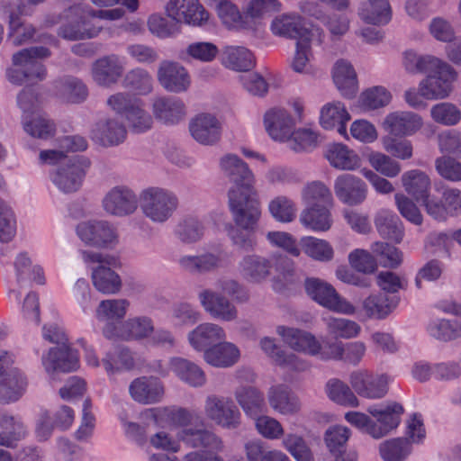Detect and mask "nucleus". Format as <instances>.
<instances>
[{
  "instance_id": "1",
  "label": "nucleus",
  "mask_w": 461,
  "mask_h": 461,
  "mask_svg": "<svg viewBox=\"0 0 461 461\" xmlns=\"http://www.w3.org/2000/svg\"><path fill=\"white\" fill-rule=\"evenodd\" d=\"M50 56L49 49L34 46L23 49L13 54L12 61L14 68L6 71L12 84L21 86L24 83L42 81L46 77V68L39 59Z\"/></svg>"
},
{
  "instance_id": "2",
  "label": "nucleus",
  "mask_w": 461,
  "mask_h": 461,
  "mask_svg": "<svg viewBox=\"0 0 461 461\" xmlns=\"http://www.w3.org/2000/svg\"><path fill=\"white\" fill-rule=\"evenodd\" d=\"M94 10L87 5H74L63 12L66 23L58 29V35L67 41H80L96 37L102 26L93 22Z\"/></svg>"
},
{
  "instance_id": "3",
  "label": "nucleus",
  "mask_w": 461,
  "mask_h": 461,
  "mask_svg": "<svg viewBox=\"0 0 461 461\" xmlns=\"http://www.w3.org/2000/svg\"><path fill=\"white\" fill-rule=\"evenodd\" d=\"M81 255L83 261L91 267L92 282L98 292L113 294L121 290V277L112 269L117 265V259L113 256L89 250H83Z\"/></svg>"
},
{
  "instance_id": "4",
  "label": "nucleus",
  "mask_w": 461,
  "mask_h": 461,
  "mask_svg": "<svg viewBox=\"0 0 461 461\" xmlns=\"http://www.w3.org/2000/svg\"><path fill=\"white\" fill-rule=\"evenodd\" d=\"M142 213L153 223H164L168 221L178 207L176 194L161 187H148L140 194Z\"/></svg>"
},
{
  "instance_id": "5",
  "label": "nucleus",
  "mask_w": 461,
  "mask_h": 461,
  "mask_svg": "<svg viewBox=\"0 0 461 461\" xmlns=\"http://www.w3.org/2000/svg\"><path fill=\"white\" fill-rule=\"evenodd\" d=\"M219 167L222 176L231 183L228 191V197L240 193H246L255 189V176L249 165L239 156L232 153L223 155L219 160Z\"/></svg>"
},
{
  "instance_id": "6",
  "label": "nucleus",
  "mask_w": 461,
  "mask_h": 461,
  "mask_svg": "<svg viewBox=\"0 0 461 461\" xmlns=\"http://www.w3.org/2000/svg\"><path fill=\"white\" fill-rule=\"evenodd\" d=\"M442 64L433 66L429 75L419 84L423 98L427 100L444 99L452 91V83L456 79L457 73L447 62L441 59Z\"/></svg>"
},
{
  "instance_id": "7",
  "label": "nucleus",
  "mask_w": 461,
  "mask_h": 461,
  "mask_svg": "<svg viewBox=\"0 0 461 461\" xmlns=\"http://www.w3.org/2000/svg\"><path fill=\"white\" fill-rule=\"evenodd\" d=\"M228 202L235 224L241 230L253 232L261 216L256 190L237 194L232 192Z\"/></svg>"
},
{
  "instance_id": "8",
  "label": "nucleus",
  "mask_w": 461,
  "mask_h": 461,
  "mask_svg": "<svg viewBox=\"0 0 461 461\" xmlns=\"http://www.w3.org/2000/svg\"><path fill=\"white\" fill-rule=\"evenodd\" d=\"M304 288L313 301L330 311L348 315H353L356 312V307L341 297L331 285L323 280L315 277L306 278Z\"/></svg>"
},
{
  "instance_id": "9",
  "label": "nucleus",
  "mask_w": 461,
  "mask_h": 461,
  "mask_svg": "<svg viewBox=\"0 0 461 461\" xmlns=\"http://www.w3.org/2000/svg\"><path fill=\"white\" fill-rule=\"evenodd\" d=\"M90 162L80 156H72L62 162L51 174L53 185L64 194L77 192L82 185Z\"/></svg>"
},
{
  "instance_id": "10",
  "label": "nucleus",
  "mask_w": 461,
  "mask_h": 461,
  "mask_svg": "<svg viewBox=\"0 0 461 461\" xmlns=\"http://www.w3.org/2000/svg\"><path fill=\"white\" fill-rule=\"evenodd\" d=\"M228 259V253L221 246L217 245L197 255L180 257L178 265L183 271L191 275H204L225 267Z\"/></svg>"
},
{
  "instance_id": "11",
  "label": "nucleus",
  "mask_w": 461,
  "mask_h": 461,
  "mask_svg": "<svg viewBox=\"0 0 461 461\" xmlns=\"http://www.w3.org/2000/svg\"><path fill=\"white\" fill-rule=\"evenodd\" d=\"M206 417L215 424L235 429L240 424V412L231 399L210 395L204 402Z\"/></svg>"
},
{
  "instance_id": "12",
  "label": "nucleus",
  "mask_w": 461,
  "mask_h": 461,
  "mask_svg": "<svg viewBox=\"0 0 461 461\" xmlns=\"http://www.w3.org/2000/svg\"><path fill=\"white\" fill-rule=\"evenodd\" d=\"M76 231L85 244L96 248H108L114 245L118 240L116 228L106 221L80 222Z\"/></svg>"
},
{
  "instance_id": "13",
  "label": "nucleus",
  "mask_w": 461,
  "mask_h": 461,
  "mask_svg": "<svg viewBox=\"0 0 461 461\" xmlns=\"http://www.w3.org/2000/svg\"><path fill=\"white\" fill-rule=\"evenodd\" d=\"M153 331L151 319L145 316L130 318L119 325L107 323L103 330L105 338L122 340H140L148 338Z\"/></svg>"
},
{
  "instance_id": "14",
  "label": "nucleus",
  "mask_w": 461,
  "mask_h": 461,
  "mask_svg": "<svg viewBox=\"0 0 461 461\" xmlns=\"http://www.w3.org/2000/svg\"><path fill=\"white\" fill-rule=\"evenodd\" d=\"M367 412L376 419L370 429V436L378 439L398 427L403 407L398 402L374 404L367 408Z\"/></svg>"
},
{
  "instance_id": "15",
  "label": "nucleus",
  "mask_w": 461,
  "mask_h": 461,
  "mask_svg": "<svg viewBox=\"0 0 461 461\" xmlns=\"http://www.w3.org/2000/svg\"><path fill=\"white\" fill-rule=\"evenodd\" d=\"M102 207L109 215L126 217L136 212L138 197L131 188L125 185H116L104 194Z\"/></svg>"
},
{
  "instance_id": "16",
  "label": "nucleus",
  "mask_w": 461,
  "mask_h": 461,
  "mask_svg": "<svg viewBox=\"0 0 461 461\" xmlns=\"http://www.w3.org/2000/svg\"><path fill=\"white\" fill-rule=\"evenodd\" d=\"M123 71L124 63L122 59L117 54H109L93 62L91 77L97 86L110 87L119 81Z\"/></svg>"
},
{
  "instance_id": "17",
  "label": "nucleus",
  "mask_w": 461,
  "mask_h": 461,
  "mask_svg": "<svg viewBox=\"0 0 461 461\" xmlns=\"http://www.w3.org/2000/svg\"><path fill=\"white\" fill-rule=\"evenodd\" d=\"M349 382L359 396L367 399L383 398L388 391V377L385 375L357 370L351 373Z\"/></svg>"
},
{
  "instance_id": "18",
  "label": "nucleus",
  "mask_w": 461,
  "mask_h": 461,
  "mask_svg": "<svg viewBox=\"0 0 461 461\" xmlns=\"http://www.w3.org/2000/svg\"><path fill=\"white\" fill-rule=\"evenodd\" d=\"M169 18H173L179 25L185 23L193 26H201L208 20V13L199 0H170L165 6Z\"/></svg>"
},
{
  "instance_id": "19",
  "label": "nucleus",
  "mask_w": 461,
  "mask_h": 461,
  "mask_svg": "<svg viewBox=\"0 0 461 461\" xmlns=\"http://www.w3.org/2000/svg\"><path fill=\"white\" fill-rule=\"evenodd\" d=\"M7 353L0 354V401L5 403L16 402L24 393L28 382L18 369H13L4 375L7 365Z\"/></svg>"
},
{
  "instance_id": "20",
  "label": "nucleus",
  "mask_w": 461,
  "mask_h": 461,
  "mask_svg": "<svg viewBox=\"0 0 461 461\" xmlns=\"http://www.w3.org/2000/svg\"><path fill=\"white\" fill-rule=\"evenodd\" d=\"M201 305L213 319L233 321L238 318L236 306L222 294L204 289L198 294Z\"/></svg>"
},
{
  "instance_id": "21",
  "label": "nucleus",
  "mask_w": 461,
  "mask_h": 461,
  "mask_svg": "<svg viewBox=\"0 0 461 461\" xmlns=\"http://www.w3.org/2000/svg\"><path fill=\"white\" fill-rule=\"evenodd\" d=\"M158 80L165 90L175 94L187 91L191 85V78L185 68L173 61L160 63L158 68Z\"/></svg>"
},
{
  "instance_id": "22",
  "label": "nucleus",
  "mask_w": 461,
  "mask_h": 461,
  "mask_svg": "<svg viewBox=\"0 0 461 461\" xmlns=\"http://www.w3.org/2000/svg\"><path fill=\"white\" fill-rule=\"evenodd\" d=\"M334 193L340 202L354 206L366 200L367 188L359 177L351 174H342L335 179Z\"/></svg>"
},
{
  "instance_id": "23",
  "label": "nucleus",
  "mask_w": 461,
  "mask_h": 461,
  "mask_svg": "<svg viewBox=\"0 0 461 461\" xmlns=\"http://www.w3.org/2000/svg\"><path fill=\"white\" fill-rule=\"evenodd\" d=\"M41 363L50 375L55 372H73L78 367V357L68 345L57 346L42 355Z\"/></svg>"
},
{
  "instance_id": "24",
  "label": "nucleus",
  "mask_w": 461,
  "mask_h": 461,
  "mask_svg": "<svg viewBox=\"0 0 461 461\" xmlns=\"http://www.w3.org/2000/svg\"><path fill=\"white\" fill-rule=\"evenodd\" d=\"M129 393L133 401L140 404H155L163 399L165 388L159 379L141 376L130 384Z\"/></svg>"
},
{
  "instance_id": "25",
  "label": "nucleus",
  "mask_w": 461,
  "mask_h": 461,
  "mask_svg": "<svg viewBox=\"0 0 461 461\" xmlns=\"http://www.w3.org/2000/svg\"><path fill=\"white\" fill-rule=\"evenodd\" d=\"M127 136L125 125L116 118L98 121L91 131L92 140L103 147H113L122 143Z\"/></svg>"
},
{
  "instance_id": "26",
  "label": "nucleus",
  "mask_w": 461,
  "mask_h": 461,
  "mask_svg": "<svg viewBox=\"0 0 461 461\" xmlns=\"http://www.w3.org/2000/svg\"><path fill=\"white\" fill-rule=\"evenodd\" d=\"M237 268L245 281L251 284H261L270 276L272 262L266 257L248 254L240 258Z\"/></svg>"
},
{
  "instance_id": "27",
  "label": "nucleus",
  "mask_w": 461,
  "mask_h": 461,
  "mask_svg": "<svg viewBox=\"0 0 461 461\" xmlns=\"http://www.w3.org/2000/svg\"><path fill=\"white\" fill-rule=\"evenodd\" d=\"M264 123L272 139L284 141L294 130L297 120L284 108H273L265 113Z\"/></svg>"
},
{
  "instance_id": "28",
  "label": "nucleus",
  "mask_w": 461,
  "mask_h": 461,
  "mask_svg": "<svg viewBox=\"0 0 461 461\" xmlns=\"http://www.w3.org/2000/svg\"><path fill=\"white\" fill-rule=\"evenodd\" d=\"M192 137L202 145H213L221 138V123L210 113H200L189 122Z\"/></svg>"
},
{
  "instance_id": "29",
  "label": "nucleus",
  "mask_w": 461,
  "mask_h": 461,
  "mask_svg": "<svg viewBox=\"0 0 461 461\" xmlns=\"http://www.w3.org/2000/svg\"><path fill=\"white\" fill-rule=\"evenodd\" d=\"M422 118L411 112H394L386 115L384 129L393 136H411L422 126Z\"/></svg>"
},
{
  "instance_id": "30",
  "label": "nucleus",
  "mask_w": 461,
  "mask_h": 461,
  "mask_svg": "<svg viewBox=\"0 0 461 461\" xmlns=\"http://www.w3.org/2000/svg\"><path fill=\"white\" fill-rule=\"evenodd\" d=\"M267 401L272 410L285 416H294L301 410V402L286 385L271 386L267 391Z\"/></svg>"
},
{
  "instance_id": "31",
  "label": "nucleus",
  "mask_w": 461,
  "mask_h": 461,
  "mask_svg": "<svg viewBox=\"0 0 461 461\" xmlns=\"http://www.w3.org/2000/svg\"><path fill=\"white\" fill-rule=\"evenodd\" d=\"M152 111L154 116L165 124H176L183 121L186 115V107L184 102L175 96L157 97L153 101Z\"/></svg>"
},
{
  "instance_id": "32",
  "label": "nucleus",
  "mask_w": 461,
  "mask_h": 461,
  "mask_svg": "<svg viewBox=\"0 0 461 461\" xmlns=\"http://www.w3.org/2000/svg\"><path fill=\"white\" fill-rule=\"evenodd\" d=\"M226 339L224 330L218 324L204 322L196 326L188 335L191 347L196 351L205 352V349Z\"/></svg>"
},
{
  "instance_id": "33",
  "label": "nucleus",
  "mask_w": 461,
  "mask_h": 461,
  "mask_svg": "<svg viewBox=\"0 0 461 461\" xmlns=\"http://www.w3.org/2000/svg\"><path fill=\"white\" fill-rule=\"evenodd\" d=\"M276 333L292 349L315 356L319 341L311 333L286 326H277Z\"/></svg>"
},
{
  "instance_id": "34",
  "label": "nucleus",
  "mask_w": 461,
  "mask_h": 461,
  "mask_svg": "<svg viewBox=\"0 0 461 461\" xmlns=\"http://www.w3.org/2000/svg\"><path fill=\"white\" fill-rule=\"evenodd\" d=\"M240 357V349L235 344L221 340L205 349L203 360L212 366L228 368L235 365Z\"/></svg>"
},
{
  "instance_id": "35",
  "label": "nucleus",
  "mask_w": 461,
  "mask_h": 461,
  "mask_svg": "<svg viewBox=\"0 0 461 461\" xmlns=\"http://www.w3.org/2000/svg\"><path fill=\"white\" fill-rule=\"evenodd\" d=\"M178 440L193 448L204 447L214 451H221V439L213 432L205 429L184 428L177 434Z\"/></svg>"
},
{
  "instance_id": "36",
  "label": "nucleus",
  "mask_w": 461,
  "mask_h": 461,
  "mask_svg": "<svg viewBox=\"0 0 461 461\" xmlns=\"http://www.w3.org/2000/svg\"><path fill=\"white\" fill-rule=\"evenodd\" d=\"M169 368L183 383L192 387H202L206 383V375L195 363L179 357H171Z\"/></svg>"
},
{
  "instance_id": "37",
  "label": "nucleus",
  "mask_w": 461,
  "mask_h": 461,
  "mask_svg": "<svg viewBox=\"0 0 461 461\" xmlns=\"http://www.w3.org/2000/svg\"><path fill=\"white\" fill-rule=\"evenodd\" d=\"M350 120L345 105L337 101L325 104L321 111L320 122L321 126L326 130L337 129V131L346 138L347 122Z\"/></svg>"
},
{
  "instance_id": "38",
  "label": "nucleus",
  "mask_w": 461,
  "mask_h": 461,
  "mask_svg": "<svg viewBox=\"0 0 461 461\" xmlns=\"http://www.w3.org/2000/svg\"><path fill=\"white\" fill-rule=\"evenodd\" d=\"M399 297L384 294H370L362 302V308L369 319L384 320L398 305Z\"/></svg>"
},
{
  "instance_id": "39",
  "label": "nucleus",
  "mask_w": 461,
  "mask_h": 461,
  "mask_svg": "<svg viewBox=\"0 0 461 461\" xmlns=\"http://www.w3.org/2000/svg\"><path fill=\"white\" fill-rule=\"evenodd\" d=\"M234 397L245 414L256 419L266 409L263 393L252 386H240L234 392Z\"/></svg>"
},
{
  "instance_id": "40",
  "label": "nucleus",
  "mask_w": 461,
  "mask_h": 461,
  "mask_svg": "<svg viewBox=\"0 0 461 461\" xmlns=\"http://www.w3.org/2000/svg\"><path fill=\"white\" fill-rule=\"evenodd\" d=\"M375 226L378 233L384 239L401 242L404 230L400 218L387 209L379 210L374 219Z\"/></svg>"
},
{
  "instance_id": "41",
  "label": "nucleus",
  "mask_w": 461,
  "mask_h": 461,
  "mask_svg": "<svg viewBox=\"0 0 461 461\" xmlns=\"http://www.w3.org/2000/svg\"><path fill=\"white\" fill-rule=\"evenodd\" d=\"M332 77L343 96L351 98L356 95L357 90V74L348 61L338 60L333 67Z\"/></svg>"
},
{
  "instance_id": "42",
  "label": "nucleus",
  "mask_w": 461,
  "mask_h": 461,
  "mask_svg": "<svg viewBox=\"0 0 461 461\" xmlns=\"http://www.w3.org/2000/svg\"><path fill=\"white\" fill-rule=\"evenodd\" d=\"M358 15L366 23L385 25L392 19L389 0H367L361 5Z\"/></svg>"
},
{
  "instance_id": "43",
  "label": "nucleus",
  "mask_w": 461,
  "mask_h": 461,
  "mask_svg": "<svg viewBox=\"0 0 461 461\" xmlns=\"http://www.w3.org/2000/svg\"><path fill=\"white\" fill-rule=\"evenodd\" d=\"M332 205L305 207L300 213L299 221L303 226L314 231H326L332 225L330 208Z\"/></svg>"
},
{
  "instance_id": "44",
  "label": "nucleus",
  "mask_w": 461,
  "mask_h": 461,
  "mask_svg": "<svg viewBox=\"0 0 461 461\" xmlns=\"http://www.w3.org/2000/svg\"><path fill=\"white\" fill-rule=\"evenodd\" d=\"M270 30L276 36L298 41L303 32V19L296 14H283L272 20Z\"/></svg>"
},
{
  "instance_id": "45",
  "label": "nucleus",
  "mask_w": 461,
  "mask_h": 461,
  "mask_svg": "<svg viewBox=\"0 0 461 461\" xmlns=\"http://www.w3.org/2000/svg\"><path fill=\"white\" fill-rule=\"evenodd\" d=\"M326 158L331 167L339 170H355L359 167V157L346 145L334 143L327 149Z\"/></svg>"
},
{
  "instance_id": "46",
  "label": "nucleus",
  "mask_w": 461,
  "mask_h": 461,
  "mask_svg": "<svg viewBox=\"0 0 461 461\" xmlns=\"http://www.w3.org/2000/svg\"><path fill=\"white\" fill-rule=\"evenodd\" d=\"M222 64L235 71H249L255 65L253 54L245 47L226 46L222 50Z\"/></svg>"
},
{
  "instance_id": "47",
  "label": "nucleus",
  "mask_w": 461,
  "mask_h": 461,
  "mask_svg": "<svg viewBox=\"0 0 461 461\" xmlns=\"http://www.w3.org/2000/svg\"><path fill=\"white\" fill-rule=\"evenodd\" d=\"M59 97L70 104H81L88 96V88L80 78L75 77H65L57 86Z\"/></svg>"
},
{
  "instance_id": "48",
  "label": "nucleus",
  "mask_w": 461,
  "mask_h": 461,
  "mask_svg": "<svg viewBox=\"0 0 461 461\" xmlns=\"http://www.w3.org/2000/svg\"><path fill=\"white\" fill-rule=\"evenodd\" d=\"M324 391L328 398L333 402L346 407H357L359 401L351 388L338 378L327 381Z\"/></svg>"
},
{
  "instance_id": "49",
  "label": "nucleus",
  "mask_w": 461,
  "mask_h": 461,
  "mask_svg": "<svg viewBox=\"0 0 461 461\" xmlns=\"http://www.w3.org/2000/svg\"><path fill=\"white\" fill-rule=\"evenodd\" d=\"M402 182L405 191L418 202L426 198L430 187L429 176L422 171L413 169L402 176Z\"/></svg>"
},
{
  "instance_id": "50",
  "label": "nucleus",
  "mask_w": 461,
  "mask_h": 461,
  "mask_svg": "<svg viewBox=\"0 0 461 461\" xmlns=\"http://www.w3.org/2000/svg\"><path fill=\"white\" fill-rule=\"evenodd\" d=\"M300 246L303 253L315 261L330 262L333 259V248L325 240L306 236L300 240Z\"/></svg>"
},
{
  "instance_id": "51",
  "label": "nucleus",
  "mask_w": 461,
  "mask_h": 461,
  "mask_svg": "<svg viewBox=\"0 0 461 461\" xmlns=\"http://www.w3.org/2000/svg\"><path fill=\"white\" fill-rule=\"evenodd\" d=\"M102 363L108 375H113L122 370H131L135 366L132 353L127 348H116L108 351L102 359Z\"/></svg>"
},
{
  "instance_id": "52",
  "label": "nucleus",
  "mask_w": 461,
  "mask_h": 461,
  "mask_svg": "<svg viewBox=\"0 0 461 461\" xmlns=\"http://www.w3.org/2000/svg\"><path fill=\"white\" fill-rule=\"evenodd\" d=\"M23 130L33 138L47 140L54 136L55 124L46 115L36 113L31 118L23 116Z\"/></svg>"
},
{
  "instance_id": "53",
  "label": "nucleus",
  "mask_w": 461,
  "mask_h": 461,
  "mask_svg": "<svg viewBox=\"0 0 461 461\" xmlns=\"http://www.w3.org/2000/svg\"><path fill=\"white\" fill-rule=\"evenodd\" d=\"M302 199L306 207L332 205L330 190L321 182L314 181L305 185L302 191Z\"/></svg>"
},
{
  "instance_id": "54",
  "label": "nucleus",
  "mask_w": 461,
  "mask_h": 461,
  "mask_svg": "<svg viewBox=\"0 0 461 461\" xmlns=\"http://www.w3.org/2000/svg\"><path fill=\"white\" fill-rule=\"evenodd\" d=\"M122 86L139 95H148L152 91L153 78L146 69L135 68L125 74Z\"/></svg>"
},
{
  "instance_id": "55",
  "label": "nucleus",
  "mask_w": 461,
  "mask_h": 461,
  "mask_svg": "<svg viewBox=\"0 0 461 461\" xmlns=\"http://www.w3.org/2000/svg\"><path fill=\"white\" fill-rule=\"evenodd\" d=\"M123 118L128 128L134 133L147 131L151 128L153 122L151 115L144 109L143 103L140 99L131 104Z\"/></svg>"
},
{
  "instance_id": "56",
  "label": "nucleus",
  "mask_w": 461,
  "mask_h": 461,
  "mask_svg": "<svg viewBox=\"0 0 461 461\" xmlns=\"http://www.w3.org/2000/svg\"><path fill=\"white\" fill-rule=\"evenodd\" d=\"M427 330L436 339L450 341L461 338V322L438 319L429 323Z\"/></svg>"
},
{
  "instance_id": "57",
  "label": "nucleus",
  "mask_w": 461,
  "mask_h": 461,
  "mask_svg": "<svg viewBox=\"0 0 461 461\" xmlns=\"http://www.w3.org/2000/svg\"><path fill=\"white\" fill-rule=\"evenodd\" d=\"M379 451L384 461H403L411 454V447L407 438H396L382 442Z\"/></svg>"
},
{
  "instance_id": "58",
  "label": "nucleus",
  "mask_w": 461,
  "mask_h": 461,
  "mask_svg": "<svg viewBox=\"0 0 461 461\" xmlns=\"http://www.w3.org/2000/svg\"><path fill=\"white\" fill-rule=\"evenodd\" d=\"M371 251L376 263L384 267L397 268L402 262V253L388 243L376 241L372 244Z\"/></svg>"
},
{
  "instance_id": "59",
  "label": "nucleus",
  "mask_w": 461,
  "mask_h": 461,
  "mask_svg": "<svg viewBox=\"0 0 461 461\" xmlns=\"http://www.w3.org/2000/svg\"><path fill=\"white\" fill-rule=\"evenodd\" d=\"M215 10L221 23L229 29L240 30L246 27V22L238 6L230 0H220Z\"/></svg>"
},
{
  "instance_id": "60",
  "label": "nucleus",
  "mask_w": 461,
  "mask_h": 461,
  "mask_svg": "<svg viewBox=\"0 0 461 461\" xmlns=\"http://www.w3.org/2000/svg\"><path fill=\"white\" fill-rule=\"evenodd\" d=\"M130 303L125 299H108L99 303L96 310V316L101 321H107V323H114L124 318Z\"/></svg>"
},
{
  "instance_id": "61",
  "label": "nucleus",
  "mask_w": 461,
  "mask_h": 461,
  "mask_svg": "<svg viewBox=\"0 0 461 461\" xmlns=\"http://www.w3.org/2000/svg\"><path fill=\"white\" fill-rule=\"evenodd\" d=\"M147 24L149 32L159 39L169 38L180 32V25L175 19L159 14H151Z\"/></svg>"
},
{
  "instance_id": "62",
  "label": "nucleus",
  "mask_w": 461,
  "mask_h": 461,
  "mask_svg": "<svg viewBox=\"0 0 461 461\" xmlns=\"http://www.w3.org/2000/svg\"><path fill=\"white\" fill-rule=\"evenodd\" d=\"M268 211L271 216L281 223L292 222L296 216L295 203L285 195L272 199L268 203Z\"/></svg>"
},
{
  "instance_id": "63",
  "label": "nucleus",
  "mask_w": 461,
  "mask_h": 461,
  "mask_svg": "<svg viewBox=\"0 0 461 461\" xmlns=\"http://www.w3.org/2000/svg\"><path fill=\"white\" fill-rule=\"evenodd\" d=\"M245 451L249 461H290L285 453L276 449H267L259 440L248 442Z\"/></svg>"
},
{
  "instance_id": "64",
  "label": "nucleus",
  "mask_w": 461,
  "mask_h": 461,
  "mask_svg": "<svg viewBox=\"0 0 461 461\" xmlns=\"http://www.w3.org/2000/svg\"><path fill=\"white\" fill-rule=\"evenodd\" d=\"M203 230L204 227L197 218L186 217L176 225L175 234L180 241L190 244L201 240Z\"/></svg>"
}]
</instances>
